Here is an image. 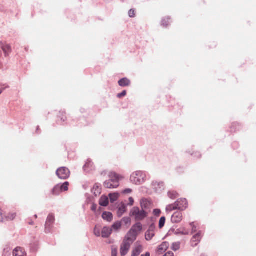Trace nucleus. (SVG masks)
I'll use <instances>...</instances> for the list:
<instances>
[{"label": "nucleus", "instance_id": "obj_1", "mask_svg": "<svg viewBox=\"0 0 256 256\" xmlns=\"http://www.w3.org/2000/svg\"><path fill=\"white\" fill-rule=\"evenodd\" d=\"M130 214L132 216L135 217L137 220H142L148 214L144 210H140L138 207H134L131 210Z\"/></svg>", "mask_w": 256, "mask_h": 256}, {"label": "nucleus", "instance_id": "obj_2", "mask_svg": "<svg viewBox=\"0 0 256 256\" xmlns=\"http://www.w3.org/2000/svg\"><path fill=\"white\" fill-rule=\"evenodd\" d=\"M69 183L68 182H64L62 184H58L52 190V194L54 195H59L62 192L67 191L68 189Z\"/></svg>", "mask_w": 256, "mask_h": 256}, {"label": "nucleus", "instance_id": "obj_3", "mask_svg": "<svg viewBox=\"0 0 256 256\" xmlns=\"http://www.w3.org/2000/svg\"><path fill=\"white\" fill-rule=\"evenodd\" d=\"M56 174L60 178L65 180L70 176V171L66 167H62L58 169Z\"/></svg>", "mask_w": 256, "mask_h": 256}, {"label": "nucleus", "instance_id": "obj_4", "mask_svg": "<svg viewBox=\"0 0 256 256\" xmlns=\"http://www.w3.org/2000/svg\"><path fill=\"white\" fill-rule=\"evenodd\" d=\"M54 216L53 214H50L48 216L45 224V230L46 232H50L51 228L54 222Z\"/></svg>", "mask_w": 256, "mask_h": 256}, {"label": "nucleus", "instance_id": "obj_5", "mask_svg": "<svg viewBox=\"0 0 256 256\" xmlns=\"http://www.w3.org/2000/svg\"><path fill=\"white\" fill-rule=\"evenodd\" d=\"M144 248L139 242H136L132 251V256H138L143 251Z\"/></svg>", "mask_w": 256, "mask_h": 256}, {"label": "nucleus", "instance_id": "obj_6", "mask_svg": "<svg viewBox=\"0 0 256 256\" xmlns=\"http://www.w3.org/2000/svg\"><path fill=\"white\" fill-rule=\"evenodd\" d=\"M137 236L138 234H136V232H134L132 230H130L126 234L124 241L132 244L136 240Z\"/></svg>", "mask_w": 256, "mask_h": 256}, {"label": "nucleus", "instance_id": "obj_7", "mask_svg": "<svg viewBox=\"0 0 256 256\" xmlns=\"http://www.w3.org/2000/svg\"><path fill=\"white\" fill-rule=\"evenodd\" d=\"M178 210H184L188 207V202L186 198H180L176 202Z\"/></svg>", "mask_w": 256, "mask_h": 256}, {"label": "nucleus", "instance_id": "obj_8", "mask_svg": "<svg viewBox=\"0 0 256 256\" xmlns=\"http://www.w3.org/2000/svg\"><path fill=\"white\" fill-rule=\"evenodd\" d=\"M202 237V231H199L196 234H194L191 240V244L192 246H196L200 242Z\"/></svg>", "mask_w": 256, "mask_h": 256}, {"label": "nucleus", "instance_id": "obj_9", "mask_svg": "<svg viewBox=\"0 0 256 256\" xmlns=\"http://www.w3.org/2000/svg\"><path fill=\"white\" fill-rule=\"evenodd\" d=\"M168 247L169 244L168 242H162L156 250V254L158 255L162 254L168 249Z\"/></svg>", "mask_w": 256, "mask_h": 256}, {"label": "nucleus", "instance_id": "obj_10", "mask_svg": "<svg viewBox=\"0 0 256 256\" xmlns=\"http://www.w3.org/2000/svg\"><path fill=\"white\" fill-rule=\"evenodd\" d=\"M182 213L180 212H176L172 215L171 220L172 223H179L182 220Z\"/></svg>", "mask_w": 256, "mask_h": 256}, {"label": "nucleus", "instance_id": "obj_11", "mask_svg": "<svg viewBox=\"0 0 256 256\" xmlns=\"http://www.w3.org/2000/svg\"><path fill=\"white\" fill-rule=\"evenodd\" d=\"M142 176V173L140 172H138L135 174H133L130 178L131 181L136 184H140L144 181L143 179L142 180L140 178V177H141Z\"/></svg>", "mask_w": 256, "mask_h": 256}, {"label": "nucleus", "instance_id": "obj_12", "mask_svg": "<svg viewBox=\"0 0 256 256\" xmlns=\"http://www.w3.org/2000/svg\"><path fill=\"white\" fill-rule=\"evenodd\" d=\"M124 178V176L120 174L113 172V188L118 186V182Z\"/></svg>", "mask_w": 256, "mask_h": 256}, {"label": "nucleus", "instance_id": "obj_13", "mask_svg": "<svg viewBox=\"0 0 256 256\" xmlns=\"http://www.w3.org/2000/svg\"><path fill=\"white\" fill-rule=\"evenodd\" d=\"M131 244L127 242H123L120 246V253L122 256H126L128 252Z\"/></svg>", "mask_w": 256, "mask_h": 256}, {"label": "nucleus", "instance_id": "obj_14", "mask_svg": "<svg viewBox=\"0 0 256 256\" xmlns=\"http://www.w3.org/2000/svg\"><path fill=\"white\" fill-rule=\"evenodd\" d=\"M0 48L4 52L6 56H8L12 51L11 46H10V44L5 42H0Z\"/></svg>", "mask_w": 256, "mask_h": 256}, {"label": "nucleus", "instance_id": "obj_15", "mask_svg": "<svg viewBox=\"0 0 256 256\" xmlns=\"http://www.w3.org/2000/svg\"><path fill=\"white\" fill-rule=\"evenodd\" d=\"M112 228L104 226L102 230V236L104 238H108L111 234Z\"/></svg>", "mask_w": 256, "mask_h": 256}, {"label": "nucleus", "instance_id": "obj_16", "mask_svg": "<svg viewBox=\"0 0 256 256\" xmlns=\"http://www.w3.org/2000/svg\"><path fill=\"white\" fill-rule=\"evenodd\" d=\"M109 203L108 198L106 196H102L99 200V204L102 206H106Z\"/></svg>", "mask_w": 256, "mask_h": 256}, {"label": "nucleus", "instance_id": "obj_17", "mask_svg": "<svg viewBox=\"0 0 256 256\" xmlns=\"http://www.w3.org/2000/svg\"><path fill=\"white\" fill-rule=\"evenodd\" d=\"M118 84L120 86H127L130 85V80L127 78H123L118 81Z\"/></svg>", "mask_w": 256, "mask_h": 256}, {"label": "nucleus", "instance_id": "obj_18", "mask_svg": "<svg viewBox=\"0 0 256 256\" xmlns=\"http://www.w3.org/2000/svg\"><path fill=\"white\" fill-rule=\"evenodd\" d=\"M142 230V224L140 222H138L135 224L130 230L133 231L134 232H136V234H138V232H140Z\"/></svg>", "mask_w": 256, "mask_h": 256}, {"label": "nucleus", "instance_id": "obj_19", "mask_svg": "<svg viewBox=\"0 0 256 256\" xmlns=\"http://www.w3.org/2000/svg\"><path fill=\"white\" fill-rule=\"evenodd\" d=\"M24 252L21 248H16L13 251V256H24Z\"/></svg>", "mask_w": 256, "mask_h": 256}, {"label": "nucleus", "instance_id": "obj_20", "mask_svg": "<svg viewBox=\"0 0 256 256\" xmlns=\"http://www.w3.org/2000/svg\"><path fill=\"white\" fill-rule=\"evenodd\" d=\"M102 218L108 222L112 221V214L110 212H105L102 214Z\"/></svg>", "mask_w": 256, "mask_h": 256}, {"label": "nucleus", "instance_id": "obj_21", "mask_svg": "<svg viewBox=\"0 0 256 256\" xmlns=\"http://www.w3.org/2000/svg\"><path fill=\"white\" fill-rule=\"evenodd\" d=\"M92 193L95 195V196H98L101 193V188L98 184H96L94 185L92 190Z\"/></svg>", "mask_w": 256, "mask_h": 256}, {"label": "nucleus", "instance_id": "obj_22", "mask_svg": "<svg viewBox=\"0 0 256 256\" xmlns=\"http://www.w3.org/2000/svg\"><path fill=\"white\" fill-rule=\"evenodd\" d=\"M170 24V18L168 16L164 18L162 21V25L164 27L168 26Z\"/></svg>", "mask_w": 256, "mask_h": 256}, {"label": "nucleus", "instance_id": "obj_23", "mask_svg": "<svg viewBox=\"0 0 256 256\" xmlns=\"http://www.w3.org/2000/svg\"><path fill=\"white\" fill-rule=\"evenodd\" d=\"M93 164L90 160H88L84 166V169L85 171H88L89 169L92 170V168Z\"/></svg>", "mask_w": 256, "mask_h": 256}, {"label": "nucleus", "instance_id": "obj_24", "mask_svg": "<svg viewBox=\"0 0 256 256\" xmlns=\"http://www.w3.org/2000/svg\"><path fill=\"white\" fill-rule=\"evenodd\" d=\"M176 210H178L176 202L172 204L168 205L166 208V212H172Z\"/></svg>", "mask_w": 256, "mask_h": 256}, {"label": "nucleus", "instance_id": "obj_25", "mask_svg": "<svg viewBox=\"0 0 256 256\" xmlns=\"http://www.w3.org/2000/svg\"><path fill=\"white\" fill-rule=\"evenodd\" d=\"M154 235L155 232L148 230L146 234V239L147 240H150L152 238Z\"/></svg>", "mask_w": 256, "mask_h": 256}, {"label": "nucleus", "instance_id": "obj_26", "mask_svg": "<svg viewBox=\"0 0 256 256\" xmlns=\"http://www.w3.org/2000/svg\"><path fill=\"white\" fill-rule=\"evenodd\" d=\"M168 197L172 199H175L178 196V194L176 192L170 191L168 192Z\"/></svg>", "mask_w": 256, "mask_h": 256}, {"label": "nucleus", "instance_id": "obj_27", "mask_svg": "<svg viewBox=\"0 0 256 256\" xmlns=\"http://www.w3.org/2000/svg\"><path fill=\"white\" fill-rule=\"evenodd\" d=\"M166 222V218L164 216H162L159 221L158 222V228L160 229H162L164 226Z\"/></svg>", "mask_w": 256, "mask_h": 256}, {"label": "nucleus", "instance_id": "obj_28", "mask_svg": "<svg viewBox=\"0 0 256 256\" xmlns=\"http://www.w3.org/2000/svg\"><path fill=\"white\" fill-rule=\"evenodd\" d=\"M104 186L106 188H112V180L110 179L108 180H106L104 182Z\"/></svg>", "mask_w": 256, "mask_h": 256}, {"label": "nucleus", "instance_id": "obj_29", "mask_svg": "<svg viewBox=\"0 0 256 256\" xmlns=\"http://www.w3.org/2000/svg\"><path fill=\"white\" fill-rule=\"evenodd\" d=\"M16 216V213L9 214L6 217V218L8 220H12L15 218Z\"/></svg>", "mask_w": 256, "mask_h": 256}, {"label": "nucleus", "instance_id": "obj_30", "mask_svg": "<svg viewBox=\"0 0 256 256\" xmlns=\"http://www.w3.org/2000/svg\"><path fill=\"white\" fill-rule=\"evenodd\" d=\"M121 226H122V222H116V223H114L113 224V229L118 230L121 228Z\"/></svg>", "mask_w": 256, "mask_h": 256}, {"label": "nucleus", "instance_id": "obj_31", "mask_svg": "<svg viewBox=\"0 0 256 256\" xmlns=\"http://www.w3.org/2000/svg\"><path fill=\"white\" fill-rule=\"evenodd\" d=\"M94 234L96 236H100V234H102V232L100 233V228H98L97 226H96L94 228Z\"/></svg>", "mask_w": 256, "mask_h": 256}, {"label": "nucleus", "instance_id": "obj_32", "mask_svg": "<svg viewBox=\"0 0 256 256\" xmlns=\"http://www.w3.org/2000/svg\"><path fill=\"white\" fill-rule=\"evenodd\" d=\"M180 244L178 242L174 243L172 246V249L174 251L178 250L180 248Z\"/></svg>", "mask_w": 256, "mask_h": 256}, {"label": "nucleus", "instance_id": "obj_33", "mask_svg": "<svg viewBox=\"0 0 256 256\" xmlns=\"http://www.w3.org/2000/svg\"><path fill=\"white\" fill-rule=\"evenodd\" d=\"M126 210V206L124 204H122V206L119 208L118 210V214H120L121 216L125 211Z\"/></svg>", "mask_w": 256, "mask_h": 256}, {"label": "nucleus", "instance_id": "obj_34", "mask_svg": "<svg viewBox=\"0 0 256 256\" xmlns=\"http://www.w3.org/2000/svg\"><path fill=\"white\" fill-rule=\"evenodd\" d=\"M148 202L146 200H142L140 202L141 206L143 208H146L147 206Z\"/></svg>", "mask_w": 256, "mask_h": 256}, {"label": "nucleus", "instance_id": "obj_35", "mask_svg": "<svg viewBox=\"0 0 256 256\" xmlns=\"http://www.w3.org/2000/svg\"><path fill=\"white\" fill-rule=\"evenodd\" d=\"M128 16L130 18H134L136 16V11L134 9H130L128 12Z\"/></svg>", "mask_w": 256, "mask_h": 256}, {"label": "nucleus", "instance_id": "obj_36", "mask_svg": "<svg viewBox=\"0 0 256 256\" xmlns=\"http://www.w3.org/2000/svg\"><path fill=\"white\" fill-rule=\"evenodd\" d=\"M10 255V248H6L4 249L3 256H9Z\"/></svg>", "mask_w": 256, "mask_h": 256}, {"label": "nucleus", "instance_id": "obj_37", "mask_svg": "<svg viewBox=\"0 0 256 256\" xmlns=\"http://www.w3.org/2000/svg\"><path fill=\"white\" fill-rule=\"evenodd\" d=\"M126 90H123L121 93L120 94H118V95H117V97L118 98H122V97H124V96H126Z\"/></svg>", "mask_w": 256, "mask_h": 256}, {"label": "nucleus", "instance_id": "obj_38", "mask_svg": "<svg viewBox=\"0 0 256 256\" xmlns=\"http://www.w3.org/2000/svg\"><path fill=\"white\" fill-rule=\"evenodd\" d=\"M122 222H124L126 224L130 223V220L129 218H122Z\"/></svg>", "mask_w": 256, "mask_h": 256}, {"label": "nucleus", "instance_id": "obj_39", "mask_svg": "<svg viewBox=\"0 0 256 256\" xmlns=\"http://www.w3.org/2000/svg\"><path fill=\"white\" fill-rule=\"evenodd\" d=\"M156 226L154 224H151L148 230L155 232Z\"/></svg>", "mask_w": 256, "mask_h": 256}, {"label": "nucleus", "instance_id": "obj_40", "mask_svg": "<svg viewBox=\"0 0 256 256\" xmlns=\"http://www.w3.org/2000/svg\"><path fill=\"white\" fill-rule=\"evenodd\" d=\"M154 214L156 216H159L161 213V211L159 209H155L154 210Z\"/></svg>", "mask_w": 256, "mask_h": 256}, {"label": "nucleus", "instance_id": "obj_41", "mask_svg": "<svg viewBox=\"0 0 256 256\" xmlns=\"http://www.w3.org/2000/svg\"><path fill=\"white\" fill-rule=\"evenodd\" d=\"M120 196L119 194L118 193H113V202L117 200Z\"/></svg>", "mask_w": 256, "mask_h": 256}, {"label": "nucleus", "instance_id": "obj_42", "mask_svg": "<svg viewBox=\"0 0 256 256\" xmlns=\"http://www.w3.org/2000/svg\"><path fill=\"white\" fill-rule=\"evenodd\" d=\"M132 192V190L130 188H126L122 191V193L124 194H130Z\"/></svg>", "mask_w": 256, "mask_h": 256}, {"label": "nucleus", "instance_id": "obj_43", "mask_svg": "<svg viewBox=\"0 0 256 256\" xmlns=\"http://www.w3.org/2000/svg\"><path fill=\"white\" fill-rule=\"evenodd\" d=\"M190 226L192 227V232H196V226H195L194 223L192 222V223L190 224Z\"/></svg>", "mask_w": 256, "mask_h": 256}, {"label": "nucleus", "instance_id": "obj_44", "mask_svg": "<svg viewBox=\"0 0 256 256\" xmlns=\"http://www.w3.org/2000/svg\"><path fill=\"white\" fill-rule=\"evenodd\" d=\"M96 208H97V206L96 204H92V207H91V210H92L94 211V212H96Z\"/></svg>", "mask_w": 256, "mask_h": 256}, {"label": "nucleus", "instance_id": "obj_45", "mask_svg": "<svg viewBox=\"0 0 256 256\" xmlns=\"http://www.w3.org/2000/svg\"><path fill=\"white\" fill-rule=\"evenodd\" d=\"M163 256H174V254L172 252H168Z\"/></svg>", "mask_w": 256, "mask_h": 256}, {"label": "nucleus", "instance_id": "obj_46", "mask_svg": "<svg viewBox=\"0 0 256 256\" xmlns=\"http://www.w3.org/2000/svg\"><path fill=\"white\" fill-rule=\"evenodd\" d=\"M129 201H130V206H132L134 204V199L130 197L129 198Z\"/></svg>", "mask_w": 256, "mask_h": 256}, {"label": "nucleus", "instance_id": "obj_47", "mask_svg": "<svg viewBox=\"0 0 256 256\" xmlns=\"http://www.w3.org/2000/svg\"><path fill=\"white\" fill-rule=\"evenodd\" d=\"M4 220V218L2 216V210L0 209V222H3Z\"/></svg>", "mask_w": 256, "mask_h": 256}, {"label": "nucleus", "instance_id": "obj_48", "mask_svg": "<svg viewBox=\"0 0 256 256\" xmlns=\"http://www.w3.org/2000/svg\"><path fill=\"white\" fill-rule=\"evenodd\" d=\"M150 252H146L144 254H142L140 256H150Z\"/></svg>", "mask_w": 256, "mask_h": 256}, {"label": "nucleus", "instance_id": "obj_49", "mask_svg": "<svg viewBox=\"0 0 256 256\" xmlns=\"http://www.w3.org/2000/svg\"><path fill=\"white\" fill-rule=\"evenodd\" d=\"M108 196L110 198V201L112 202V193H110L108 194Z\"/></svg>", "mask_w": 256, "mask_h": 256}, {"label": "nucleus", "instance_id": "obj_50", "mask_svg": "<svg viewBox=\"0 0 256 256\" xmlns=\"http://www.w3.org/2000/svg\"><path fill=\"white\" fill-rule=\"evenodd\" d=\"M182 234H186H186H188V232H182Z\"/></svg>", "mask_w": 256, "mask_h": 256}, {"label": "nucleus", "instance_id": "obj_51", "mask_svg": "<svg viewBox=\"0 0 256 256\" xmlns=\"http://www.w3.org/2000/svg\"><path fill=\"white\" fill-rule=\"evenodd\" d=\"M2 89L0 88V94L2 93Z\"/></svg>", "mask_w": 256, "mask_h": 256}, {"label": "nucleus", "instance_id": "obj_52", "mask_svg": "<svg viewBox=\"0 0 256 256\" xmlns=\"http://www.w3.org/2000/svg\"><path fill=\"white\" fill-rule=\"evenodd\" d=\"M65 119H66V118H62V120H63V121H64V120H65Z\"/></svg>", "mask_w": 256, "mask_h": 256}, {"label": "nucleus", "instance_id": "obj_53", "mask_svg": "<svg viewBox=\"0 0 256 256\" xmlns=\"http://www.w3.org/2000/svg\"><path fill=\"white\" fill-rule=\"evenodd\" d=\"M114 252H116V251L113 250V251H112V252H113V256H114Z\"/></svg>", "mask_w": 256, "mask_h": 256}, {"label": "nucleus", "instance_id": "obj_54", "mask_svg": "<svg viewBox=\"0 0 256 256\" xmlns=\"http://www.w3.org/2000/svg\"><path fill=\"white\" fill-rule=\"evenodd\" d=\"M34 216H35L36 218H37V216L36 215H35Z\"/></svg>", "mask_w": 256, "mask_h": 256}]
</instances>
